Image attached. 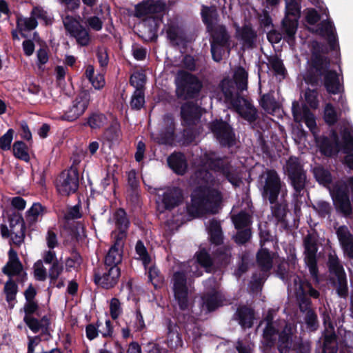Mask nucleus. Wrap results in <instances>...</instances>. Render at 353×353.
<instances>
[{"label": "nucleus", "mask_w": 353, "mask_h": 353, "mask_svg": "<svg viewBox=\"0 0 353 353\" xmlns=\"http://www.w3.org/2000/svg\"><path fill=\"white\" fill-rule=\"evenodd\" d=\"M270 204L271 214L276 221L281 223H285L287 214L290 212L288 202L285 199H281L279 201L277 200Z\"/></svg>", "instance_id": "34"}, {"label": "nucleus", "mask_w": 353, "mask_h": 353, "mask_svg": "<svg viewBox=\"0 0 353 353\" xmlns=\"http://www.w3.org/2000/svg\"><path fill=\"white\" fill-rule=\"evenodd\" d=\"M209 129L222 147L231 148L235 144L232 126L222 119H215L209 123Z\"/></svg>", "instance_id": "12"}, {"label": "nucleus", "mask_w": 353, "mask_h": 353, "mask_svg": "<svg viewBox=\"0 0 353 353\" xmlns=\"http://www.w3.org/2000/svg\"><path fill=\"white\" fill-rule=\"evenodd\" d=\"M8 221L10 231L17 232L15 228L21 226L19 234L12 237L13 243L17 245H20L24 241L26 236V227L23 216L20 214L12 213L8 216Z\"/></svg>", "instance_id": "30"}, {"label": "nucleus", "mask_w": 353, "mask_h": 353, "mask_svg": "<svg viewBox=\"0 0 353 353\" xmlns=\"http://www.w3.org/2000/svg\"><path fill=\"white\" fill-rule=\"evenodd\" d=\"M124 241L121 239L114 238L113 244L105 256L104 267H118L121 263L123 252Z\"/></svg>", "instance_id": "21"}, {"label": "nucleus", "mask_w": 353, "mask_h": 353, "mask_svg": "<svg viewBox=\"0 0 353 353\" xmlns=\"http://www.w3.org/2000/svg\"><path fill=\"white\" fill-rule=\"evenodd\" d=\"M113 217L116 228L119 230L118 233L114 235V238H120L121 240L124 241L130 225V221L128 217V214L123 208H119L114 212Z\"/></svg>", "instance_id": "27"}, {"label": "nucleus", "mask_w": 353, "mask_h": 353, "mask_svg": "<svg viewBox=\"0 0 353 353\" xmlns=\"http://www.w3.org/2000/svg\"><path fill=\"white\" fill-rule=\"evenodd\" d=\"M181 118L183 126H191L200 119L199 107L192 101H188L181 106Z\"/></svg>", "instance_id": "23"}, {"label": "nucleus", "mask_w": 353, "mask_h": 353, "mask_svg": "<svg viewBox=\"0 0 353 353\" xmlns=\"http://www.w3.org/2000/svg\"><path fill=\"white\" fill-rule=\"evenodd\" d=\"M200 15L202 22L205 26L206 31L222 24L219 23L220 15L217 6L214 4L211 6L201 5Z\"/></svg>", "instance_id": "22"}, {"label": "nucleus", "mask_w": 353, "mask_h": 353, "mask_svg": "<svg viewBox=\"0 0 353 353\" xmlns=\"http://www.w3.org/2000/svg\"><path fill=\"white\" fill-rule=\"evenodd\" d=\"M315 88L314 89H310L307 88L305 90L304 98L306 103L308 106L314 110H316L319 107V101L318 99L319 92Z\"/></svg>", "instance_id": "53"}, {"label": "nucleus", "mask_w": 353, "mask_h": 353, "mask_svg": "<svg viewBox=\"0 0 353 353\" xmlns=\"http://www.w3.org/2000/svg\"><path fill=\"white\" fill-rule=\"evenodd\" d=\"M46 212V209L39 203H34L32 207L27 211V219H30L32 222H36L38 216L43 214Z\"/></svg>", "instance_id": "62"}, {"label": "nucleus", "mask_w": 353, "mask_h": 353, "mask_svg": "<svg viewBox=\"0 0 353 353\" xmlns=\"http://www.w3.org/2000/svg\"><path fill=\"white\" fill-rule=\"evenodd\" d=\"M233 108L242 119L252 123L258 119V111L253 104L246 98L243 97L237 105Z\"/></svg>", "instance_id": "25"}, {"label": "nucleus", "mask_w": 353, "mask_h": 353, "mask_svg": "<svg viewBox=\"0 0 353 353\" xmlns=\"http://www.w3.org/2000/svg\"><path fill=\"white\" fill-rule=\"evenodd\" d=\"M167 10L165 0H143L135 6L134 16L139 19L145 17L144 22L150 26V32L155 35Z\"/></svg>", "instance_id": "4"}, {"label": "nucleus", "mask_w": 353, "mask_h": 353, "mask_svg": "<svg viewBox=\"0 0 353 353\" xmlns=\"http://www.w3.org/2000/svg\"><path fill=\"white\" fill-rule=\"evenodd\" d=\"M174 299L181 311L190 310L193 303L191 290L187 285V275L183 271H177L172 276Z\"/></svg>", "instance_id": "8"}, {"label": "nucleus", "mask_w": 353, "mask_h": 353, "mask_svg": "<svg viewBox=\"0 0 353 353\" xmlns=\"http://www.w3.org/2000/svg\"><path fill=\"white\" fill-rule=\"evenodd\" d=\"M256 262L261 270L265 272H269L273 264V259L270 252L267 248L260 249L256 254Z\"/></svg>", "instance_id": "41"}, {"label": "nucleus", "mask_w": 353, "mask_h": 353, "mask_svg": "<svg viewBox=\"0 0 353 353\" xmlns=\"http://www.w3.org/2000/svg\"><path fill=\"white\" fill-rule=\"evenodd\" d=\"M23 270V265L21 262L8 261L3 268V272L11 278L13 276L19 275Z\"/></svg>", "instance_id": "61"}, {"label": "nucleus", "mask_w": 353, "mask_h": 353, "mask_svg": "<svg viewBox=\"0 0 353 353\" xmlns=\"http://www.w3.org/2000/svg\"><path fill=\"white\" fill-rule=\"evenodd\" d=\"M248 74L245 69L243 67H239L234 74V84L236 85V89L243 92L248 89Z\"/></svg>", "instance_id": "48"}, {"label": "nucleus", "mask_w": 353, "mask_h": 353, "mask_svg": "<svg viewBox=\"0 0 353 353\" xmlns=\"http://www.w3.org/2000/svg\"><path fill=\"white\" fill-rule=\"evenodd\" d=\"M175 85L177 99L184 101L197 98L203 88L201 81L196 75L183 70L177 73Z\"/></svg>", "instance_id": "6"}, {"label": "nucleus", "mask_w": 353, "mask_h": 353, "mask_svg": "<svg viewBox=\"0 0 353 353\" xmlns=\"http://www.w3.org/2000/svg\"><path fill=\"white\" fill-rule=\"evenodd\" d=\"M221 90L224 96L225 101L232 107L242 101V97L239 92L235 93L234 82L228 79H223L219 84Z\"/></svg>", "instance_id": "28"}, {"label": "nucleus", "mask_w": 353, "mask_h": 353, "mask_svg": "<svg viewBox=\"0 0 353 353\" xmlns=\"http://www.w3.org/2000/svg\"><path fill=\"white\" fill-rule=\"evenodd\" d=\"M108 122V117L104 113L94 111L90 113L83 123L84 126H88L92 130L100 129Z\"/></svg>", "instance_id": "38"}, {"label": "nucleus", "mask_w": 353, "mask_h": 353, "mask_svg": "<svg viewBox=\"0 0 353 353\" xmlns=\"http://www.w3.org/2000/svg\"><path fill=\"white\" fill-rule=\"evenodd\" d=\"M342 142L340 143V148L343 153L353 152V137L350 131L345 128L341 133Z\"/></svg>", "instance_id": "55"}, {"label": "nucleus", "mask_w": 353, "mask_h": 353, "mask_svg": "<svg viewBox=\"0 0 353 353\" xmlns=\"http://www.w3.org/2000/svg\"><path fill=\"white\" fill-rule=\"evenodd\" d=\"M279 331L274 325L265 326L263 331V345L267 350H271L276 343V336Z\"/></svg>", "instance_id": "42"}, {"label": "nucleus", "mask_w": 353, "mask_h": 353, "mask_svg": "<svg viewBox=\"0 0 353 353\" xmlns=\"http://www.w3.org/2000/svg\"><path fill=\"white\" fill-rule=\"evenodd\" d=\"M184 199L183 190L176 186L168 188L163 193L159 208L161 213L171 211L183 203Z\"/></svg>", "instance_id": "19"}, {"label": "nucleus", "mask_w": 353, "mask_h": 353, "mask_svg": "<svg viewBox=\"0 0 353 353\" xmlns=\"http://www.w3.org/2000/svg\"><path fill=\"white\" fill-rule=\"evenodd\" d=\"M323 119L328 125H334L339 120V115L334 105L328 103L324 108Z\"/></svg>", "instance_id": "54"}, {"label": "nucleus", "mask_w": 353, "mask_h": 353, "mask_svg": "<svg viewBox=\"0 0 353 353\" xmlns=\"http://www.w3.org/2000/svg\"><path fill=\"white\" fill-rule=\"evenodd\" d=\"M37 26L38 22L37 19L35 17H32L31 15L29 18H25L23 20V23H21V21L19 19H18L17 21V28L23 37H26V34L23 33V30H32L35 29Z\"/></svg>", "instance_id": "52"}, {"label": "nucleus", "mask_w": 353, "mask_h": 353, "mask_svg": "<svg viewBox=\"0 0 353 353\" xmlns=\"http://www.w3.org/2000/svg\"><path fill=\"white\" fill-rule=\"evenodd\" d=\"M207 161L208 163L209 168L212 170L216 172H219L221 174L232 166L231 161L227 156H208L207 157Z\"/></svg>", "instance_id": "37"}, {"label": "nucleus", "mask_w": 353, "mask_h": 353, "mask_svg": "<svg viewBox=\"0 0 353 353\" xmlns=\"http://www.w3.org/2000/svg\"><path fill=\"white\" fill-rule=\"evenodd\" d=\"M321 315L325 327L323 333L322 353H337L339 350L337 336L330 314L327 311H323Z\"/></svg>", "instance_id": "15"}, {"label": "nucleus", "mask_w": 353, "mask_h": 353, "mask_svg": "<svg viewBox=\"0 0 353 353\" xmlns=\"http://www.w3.org/2000/svg\"><path fill=\"white\" fill-rule=\"evenodd\" d=\"M313 174L316 180L320 184L327 185L332 182V176L330 172L322 165L314 167Z\"/></svg>", "instance_id": "49"}, {"label": "nucleus", "mask_w": 353, "mask_h": 353, "mask_svg": "<svg viewBox=\"0 0 353 353\" xmlns=\"http://www.w3.org/2000/svg\"><path fill=\"white\" fill-rule=\"evenodd\" d=\"M251 228L237 230L236 233L233 236L234 241L239 245H245L252 237Z\"/></svg>", "instance_id": "57"}, {"label": "nucleus", "mask_w": 353, "mask_h": 353, "mask_svg": "<svg viewBox=\"0 0 353 353\" xmlns=\"http://www.w3.org/2000/svg\"><path fill=\"white\" fill-rule=\"evenodd\" d=\"M327 265L330 273L336 276L337 279L341 280L346 276L343 266L336 254H328Z\"/></svg>", "instance_id": "40"}, {"label": "nucleus", "mask_w": 353, "mask_h": 353, "mask_svg": "<svg viewBox=\"0 0 353 353\" xmlns=\"http://www.w3.org/2000/svg\"><path fill=\"white\" fill-rule=\"evenodd\" d=\"M23 322L33 332L38 333L41 330V334L51 336V321L48 315L41 316L37 301H26L23 306Z\"/></svg>", "instance_id": "5"}, {"label": "nucleus", "mask_w": 353, "mask_h": 353, "mask_svg": "<svg viewBox=\"0 0 353 353\" xmlns=\"http://www.w3.org/2000/svg\"><path fill=\"white\" fill-rule=\"evenodd\" d=\"M261 195L264 201L273 203L279 199L283 187L285 186L274 169H267L263 175Z\"/></svg>", "instance_id": "10"}, {"label": "nucleus", "mask_w": 353, "mask_h": 353, "mask_svg": "<svg viewBox=\"0 0 353 353\" xmlns=\"http://www.w3.org/2000/svg\"><path fill=\"white\" fill-rule=\"evenodd\" d=\"M303 247L305 256L304 260L317 259L318 244L316 240L311 234H307L303 239Z\"/></svg>", "instance_id": "44"}, {"label": "nucleus", "mask_w": 353, "mask_h": 353, "mask_svg": "<svg viewBox=\"0 0 353 353\" xmlns=\"http://www.w3.org/2000/svg\"><path fill=\"white\" fill-rule=\"evenodd\" d=\"M164 122L165 125L154 138V141L159 145H172L176 138L174 119L171 115H166Z\"/></svg>", "instance_id": "20"}, {"label": "nucleus", "mask_w": 353, "mask_h": 353, "mask_svg": "<svg viewBox=\"0 0 353 353\" xmlns=\"http://www.w3.org/2000/svg\"><path fill=\"white\" fill-rule=\"evenodd\" d=\"M195 177L202 184L197 186L191 194V203L187 206L188 214L193 217H199L205 214H216L222 201L221 192L211 188L214 177L207 170H199Z\"/></svg>", "instance_id": "1"}, {"label": "nucleus", "mask_w": 353, "mask_h": 353, "mask_svg": "<svg viewBox=\"0 0 353 353\" xmlns=\"http://www.w3.org/2000/svg\"><path fill=\"white\" fill-rule=\"evenodd\" d=\"M232 221L236 230L250 228L253 222L252 215L244 210L233 215Z\"/></svg>", "instance_id": "45"}, {"label": "nucleus", "mask_w": 353, "mask_h": 353, "mask_svg": "<svg viewBox=\"0 0 353 353\" xmlns=\"http://www.w3.org/2000/svg\"><path fill=\"white\" fill-rule=\"evenodd\" d=\"M236 33L243 45L248 48H253L257 38L256 32L250 25L245 24L241 28L236 27Z\"/></svg>", "instance_id": "32"}, {"label": "nucleus", "mask_w": 353, "mask_h": 353, "mask_svg": "<svg viewBox=\"0 0 353 353\" xmlns=\"http://www.w3.org/2000/svg\"><path fill=\"white\" fill-rule=\"evenodd\" d=\"M90 90H81L72 101V105L61 115V120L72 122L79 119L90 104Z\"/></svg>", "instance_id": "13"}, {"label": "nucleus", "mask_w": 353, "mask_h": 353, "mask_svg": "<svg viewBox=\"0 0 353 353\" xmlns=\"http://www.w3.org/2000/svg\"><path fill=\"white\" fill-rule=\"evenodd\" d=\"M234 319L243 328H250L254 323V311L247 305H241L234 314Z\"/></svg>", "instance_id": "31"}, {"label": "nucleus", "mask_w": 353, "mask_h": 353, "mask_svg": "<svg viewBox=\"0 0 353 353\" xmlns=\"http://www.w3.org/2000/svg\"><path fill=\"white\" fill-rule=\"evenodd\" d=\"M114 346L117 353H142L141 347L137 341H132L129 343L126 352L119 341L114 343Z\"/></svg>", "instance_id": "64"}, {"label": "nucleus", "mask_w": 353, "mask_h": 353, "mask_svg": "<svg viewBox=\"0 0 353 353\" xmlns=\"http://www.w3.org/2000/svg\"><path fill=\"white\" fill-rule=\"evenodd\" d=\"M170 169L178 175H183L188 169V162L185 154L181 152L172 153L167 159Z\"/></svg>", "instance_id": "29"}, {"label": "nucleus", "mask_w": 353, "mask_h": 353, "mask_svg": "<svg viewBox=\"0 0 353 353\" xmlns=\"http://www.w3.org/2000/svg\"><path fill=\"white\" fill-rule=\"evenodd\" d=\"M63 23L65 30L75 38L79 46L84 47L90 44V36L88 30L77 21L73 17L65 16Z\"/></svg>", "instance_id": "17"}, {"label": "nucleus", "mask_w": 353, "mask_h": 353, "mask_svg": "<svg viewBox=\"0 0 353 353\" xmlns=\"http://www.w3.org/2000/svg\"><path fill=\"white\" fill-rule=\"evenodd\" d=\"M121 276L119 267L97 268L94 271L93 281L99 287L105 290L113 288Z\"/></svg>", "instance_id": "14"}, {"label": "nucleus", "mask_w": 353, "mask_h": 353, "mask_svg": "<svg viewBox=\"0 0 353 353\" xmlns=\"http://www.w3.org/2000/svg\"><path fill=\"white\" fill-rule=\"evenodd\" d=\"M295 288V295L301 312H305L311 309L310 298L318 299L320 293L314 289L310 281L304 277L295 275L293 279Z\"/></svg>", "instance_id": "9"}, {"label": "nucleus", "mask_w": 353, "mask_h": 353, "mask_svg": "<svg viewBox=\"0 0 353 353\" xmlns=\"http://www.w3.org/2000/svg\"><path fill=\"white\" fill-rule=\"evenodd\" d=\"M299 18L285 16L282 20V30L289 39H294Z\"/></svg>", "instance_id": "46"}, {"label": "nucleus", "mask_w": 353, "mask_h": 353, "mask_svg": "<svg viewBox=\"0 0 353 353\" xmlns=\"http://www.w3.org/2000/svg\"><path fill=\"white\" fill-rule=\"evenodd\" d=\"M203 305L209 312L215 311L223 305V299L221 294L214 291L206 294L203 297Z\"/></svg>", "instance_id": "39"}, {"label": "nucleus", "mask_w": 353, "mask_h": 353, "mask_svg": "<svg viewBox=\"0 0 353 353\" xmlns=\"http://www.w3.org/2000/svg\"><path fill=\"white\" fill-rule=\"evenodd\" d=\"M330 67L331 63H329L319 71H315L314 69L305 72L303 75L305 83L314 88L323 85L330 94H338L343 92V83L340 81L339 74Z\"/></svg>", "instance_id": "3"}, {"label": "nucleus", "mask_w": 353, "mask_h": 353, "mask_svg": "<svg viewBox=\"0 0 353 353\" xmlns=\"http://www.w3.org/2000/svg\"><path fill=\"white\" fill-rule=\"evenodd\" d=\"M58 193L68 196L77 192L79 187V174L77 168L71 166L62 171L57 176L55 183Z\"/></svg>", "instance_id": "11"}, {"label": "nucleus", "mask_w": 353, "mask_h": 353, "mask_svg": "<svg viewBox=\"0 0 353 353\" xmlns=\"http://www.w3.org/2000/svg\"><path fill=\"white\" fill-rule=\"evenodd\" d=\"M288 179L294 190L293 196L296 198L302 197L304 195L307 183L306 172L288 176Z\"/></svg>", "instance_id": "36"}, {"label": "nucleus", "mask_w": 353, "mask_h": 353, "mask_svg": "<svg viewBox=\"0 0 353 353\" xmlns=\"http://www.w3.org/2000/svg\"><path fill=\"white\" fill-rule=\"evenodd\" d=\"M212 58L215 62L223 59L225 52L231 48V37L225 25L221 24L208 31Z\"/></svg>", "instance_id": "7"}, {"label": "nucleus", "mask_w": 353, "mask_h": 353, "mask_svg": "<svg viewBox=\"0 0 353 353\" xmlns=\"http://www.w3.org/2000/svg\"><path fill=\"white\" fill-rule=\"evenodd\" d=\"M14 156L25 162L30 161V155L28 153V148L26 143L22 141H17L12 145Z\"/></svg>", "instance_id": "50"}, {"label": "nucleus", "mask_w": 353, "mask_h": 353, "mask_svg": "<svg viewBox=\"0 0 353 353\" xmlns=\"http://www.w3.org/2000/svg\"><path fill=\"white\" fill-rule=\"evenodd\" d=\"M336 234L344 253L353 259V234L345 225L339 226Z\"/></svg>", "instance_id": "26"}, {"label": "nucleus", "mask_w": 353, "mask_h": 353, "mask_svg": "<svg viewBox=\"0 0 353 353\" xmlns=\"http://www.w3.org/2000/svg\"><path fill=\"white\" fill-rule=\"evenodd\" d=\"M261 107L265 111L275 110L276 108V101L272 94H263L259 100Z\"/></svg>", "instance_id": "58"}, {"label": "nucleus", "mask_w": 353, "mask_h": 353, "mask_svg": "<svg viewBox=\"0 0 353 353\" xmlns=\"http://www.w3.org/2000/svg\"><path fill=\"white\" fill-rule=\"evenodd\" d=\"M3 292L6 294V300L9 304V307L12 309L14 306L12 302L16 300L17 294L18 292V285L11 278L5 283Z\"/></svg>", "instance_id": "47"}, {"label": "nucleus", "mask_w": 353, "mask_h": 353, "mask_svg": "<svg viewBox=\"0 0 353 353\" xmlns=\"http://www.w3.org/2000/svg\"><path fill=\"white\" fill-rule=\"evenodd\" d=\"M207 230L212 244L220 245L223 243V234L219 221L213 218L208 221Z\"/></svg>", "instance_id": "35"}, {"label": "nucleus", "mask_w": 353, "mask_h": 353, "mask_svg": "<svg viewBox=\"0 0 353 353\" xmlns=\"http://www.w3.org/2000/svg\"><path fill=\"white\" fill-rule=\"evenodd\" d=\"M135 252L139 256V259L142 261L145 268L151 263V256L148 253L143 242L141 240H138L135 245Z\"/></svg>", "instance_id": "51"}, {"label": "nucleus", "mask_w": 353, "mask_h": 353, "mask_svg": "<svg viewBox=\"0 0 353 353\" xmlns=\"http://www.w3.org/2000/svg\"><path fill=\"white\" fill-rule=\"evenodd\" d=\"M327 49L324 46L315 41L313 43L311 48V54L307 61V65L305 72H307L314 69L315 71H319L323 69L325 64L331 63L330 58L326 55Z\"/></svg>", "instance_id": "16"}, {"label": "nucleus", "mask_w": 353, "mask_h": 353, "mask_svg": "<svg viewBox=\"0 0 353 353\" xmlns=\"http://www.w3.org/2000/svg\"><path fill=\"white\" fill-rule=\"evenodd\" d=\"M301 15V5L296 0H287L285 16L299 18Z\"/></svg>", "instance_id": "60"}, {"label": "nucleus", "mask_w": 353, "mask_h": 353, "mask_svg": "<svg viewBox=\"0 0 353 353\" xmlns=\"http://www.w3.org/2000/svg\"><path fill=\"white\" fill-rule=\"evenodd\" d=\"M104 139L110 143L117 142L120 139V130L117 125H111L103 132Z\"/></svg>", "instance_id": "59"}, {"label": "nucleus", "mask_w": 353, "mask_h": 353, "mask_svg": "<svg viewBox=\"0 0 353 353\" xmlns=\"http://www.w3.org/2000/svg\"><path fill=\"white\" fill-rule=\"evenodd\" d=\"M265 280V276L263 274H253L252 276V280L250 281L249 284L250 291L253 293L261 291L262 290V287Z\"/></svg>", "instance_id": "63"}, {"label": "nucleus", "mask_w": 353, "mask_h": 353, "mask_svg": "<svg viewBox=\"0 0 353 353\" xmlns=\"http://www.w3.org/2000/svg\"><path fill=\"white\" fill-rule=\"evenodd\" d=\"M164 324L166 327L165 343L174 352L180 351L183 347V340L180 332L182 327L188 339L196 341L199 336V330L195 318L190 314H181L177 316V321L174 322L170 318H165Z\"/></svg>", "instance_id": "2"}, {"label": "nucleus", "mask_w": 353, "mask_h": 353, "mask_svg": "<svg viewBox=\"0 0 353 353\" xmlns=\"http://www.w3.org/2000/svg\"><path fill=\"white\" fill-rule=\"evenodd\" d=\"M283 170L285 175L288 177L292 175L298 174L306 172L304 170L303 165L300 159L294 156H290L286 161Z\"/></svg>", "instance_id": "43"}, {"label": "nucleus", "mask_w": 353, "mask_h": 353, "mask_svg": "<svg viewBox=\"0 0 353 353\" xmlns=\"http://www.w3.org/2000/svg\"><path fill=\"white\" fill-rule=\"evenodd\" d=\"M292 330L290 326L285 325L279 333L277 348L279 353H290L292 345Z\"/></svg>", "instance_id": "33"}, {"label": "nucleus", "mask_w": 353, "mask_h": 353, "mask_svg": "<svg viewBox=\"0 0 353 353\" xmlns=\"http://www.w3.org/2000/svg\"><path fill=\"white\" fill-rule=\"evenodd\" d=\"M132 110H140L145 104L144 90H136L130 102Z\"/></svg>", "instance_id": "56"}, {"label": "nucleus", "mask_w": 353, "mask_h": 353, "mask_svg": "<svg viewBox=\"0 0 353 353\" xmlns=\"http://www.w3.org/2000/svg\"><path fill=\"white\" fill-rule=\"evenodd\" d=\"M334 140L325 136H322L316 140V143L321 153L327 157L337 154L340 148V141L336 132L333 133Z\"/></svg>", "instance_id": "24"}, {"label": "nucleus", "mask_w": 353, "mask_h": 353, "mask_svg": "<svg viewBox=\"0 0 353 353\" xmlns=\"http://www.w3.org/2000/svg\"><path fill=\"white\" fill-rule=\"evenodd\" d=\"M332 199L336 210L346 218L351 217L353 210L347 187L345 185L336 187L332 194Z\"/></svg>", "instance_id": "18"}]
</instances>
